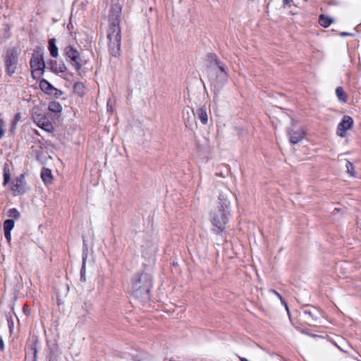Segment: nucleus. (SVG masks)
<instances>
[{
  "label": "nucleus",
  "instance_id": "20",
  "mask_svg": "<svg viewBox=\"0 0 361 361\" xmlns=\"http://www.w3.org/2000/svg\"><path fill=\"white\" fill-rule=\"evenodd\" d=\"M41 177L43 181L46 183H49L51 182L52 176L51 171L49 169H44L41 173Z\"/></svg>",
  "mask_w": 361,
  "mask_h": 361
},
{
  "label": "nucleus",
  "instance_id": "34",
  "mask_svg": "<svg viewBox=\"0 0 361 361\" xmlns=\"http://www.w3.org/2000/svg\"><path fill=\"white\" fill-rule=\"evenodd\" d=\"M341 36H348V35H350V33H348V32H341Z\"/></svg>",
  "mask_w": 361,
  "mask_h": 361
},
{
  "label": "nucleus",
  "instance_id": "18",
  "mask_svg": "<svg viewBox=\"0 0 361 361\" xmlns=\"http://www.w3.org/2000/svg\"><path fill=\"white\" fill-rule=\"evenodd\" d=\"M85 87L82 82H75L73 86V92L80 97L83 96L85 94Z\"/></svg>",
  "mask_w": 361,
  "mask_h": 361
},
{
  "label": "nucleus",
  "instance_id": "24",
  "mask_svg": "<svg viewBox=\"0 0 361 361\" xmlns=\"http://www.w3.org/2000/svg\"><path fill=\"white\" fill-rule=\"evenodd\" d=\"M61 109V106L57 102H52L49 106V109L53 112H59Z\"/></svg>",
  "mask_w": 361,
  "mask_h": 361
},
{
  "label": "nucleus",
  "instance_id": "11",
  "mask_svg": "<svg viewBox=\"0 0 361 361\" xmlns=\"http://www.w3.org/2000/svg\"><path fill=\"white\" fill-rule=\"evenodd\" d=\"M192 111L195 117L199 119L202 125L205 126L207 124L208 114L205 106H200L195 111L193 110Z\"/></svg>",
  "mask_w": 361,
  "mask_h": 361
},
{
  "label": "nucleus",
  "instance_id": "15",
  "mask_svg": "<svg viewBox=\"0 0 361 361\" xmlns=\"http://www.w3.org/2000/svg\"><path fill=\"white\" fill-rule=\"evenodd\" d=\"M35 122L37 123V125L44 130H49V128L51 127V124L49 122V120H47L46 118H36L34 117Z\"/></svg>",
  "mask_w": 361,
  "mask_h": 361
},
{
  "label": "nucleus",
  "instance_id": "36",
  "mask_svg": "<svg viewBox=\"0 0 361 361\" xmlns=\"http://www.w3.org/2000/svg\"><path fill=\"white\" fill-rule=\"evenodd\" d=\"M135 361H142V360H135Z\"/></svg>",
  "mask_w": 361,
  "mask_h": 361
},
{
  "label": "nucleus",
  "instance_id": "25",
  "mask_svg": "<svg viewBox=\"0 0 361 361\" xmlns=\"http://www.w3.org/2000/svg\"><path fill=\"white\" fill-rule=\"evenodd\" d=\"M8 216L14 218L16 219H18L20 217V212L16 209L12 208L8 211Z\"/></svg>",
  "mask_w": 361,
  "mask_h": 361
},
{
  "label": "nucleus",
  "instance_id": "2",
  "mask_svg": "<svg viewBox=\"0 0 361 361\" xmlns=\"http://www.w3.org/2000/svg\"><path fill=\"white\" fill-rule=\"evenodd\" d=\"M230 215V202L220 195L209 212V221L212 225V231L216 234H219L225 230Z\"/></svg>",
  "mask_w": 361,
  "mask_h": 361
},
{
  "label": "nucleus",
  "instance_id": "14",
  "mask_svg": "<svg viewBox=\"0 0 361 361\" xmlns=\"http://www.w3.org/2000/svg\"><path fill=\"white\" fill-rule=\"evenodd\" d=\"M39 87L40 89L46 94H51L53 90H56L51 83H49L47 80L42 79L39 82Z\"/></svg>",
  "mask_w": 361,
  "mask_h": 361
},
{
  "label": "nucleus",
  "instance_id": "12",
  "mask_svg": "<svg viewBox=\"0 0 361 361\" xmlns=\"http://www.w3.org/2000/svg\"><path fill=\"white\" fill-rule=\"evenodd\" d=\"M290 142L292 144H297L304 138V132L302 130L290 131L289 133Z\"/></svg>",
  "mask_w": 361,
  "mask_h": 361
},
{
  "label": "nucleus",
  "instance_id": "30",
  "mask_svg": "<svg viewBox=\"0 0 361 361\" xmlns=\"http://www.w3.org/2000/svg\"><path fill=\"white\" fill-rule=\"evenodd\" d=\"M4 231V235H5V238H6L7 241L8 243L11 242V231Z\"/></svg>",
  "mask_w": 361,
  "mask_h": 361
},
{
  "label": "nucleus",
  "instance_id": "16",
  "mask_svg": "<svg viewBox=\"0 0 361 361\" xmlns=\"http://www.w3.org/2000/svg\"><path fill=\"white\" fill-rule=\"evenodd\" d=\"M334 22V20L329 16H325L324 14H321L319 16V23L321 26L324 27H328Z\"/></svg>",
  "mask_w": 361,
  "mask_h": 361
},
{
  "label": "nucleus",
  "instance_id": "35",
  "mask_svg": "<svg viewBox=\"0 0 361 361\" xmlns=\"http://www.w3.org/2000/svg\"><path fill=\"white\" fill-rule=\"evenodd\" d=\"M240 361H249L248 360H247L246 358H240Z\"/></svg>",
  "mask_w": 361,
  "mask_h": 361
},
{
  "label": "nucleus",
  "instance_id": "29",
  "mask_svg": "<svg viewBox=\"0 0 361 361\" xmlns=\"http://www.w3.org/2000/svg\"><path fill=\"white\" fill-rule=\"evenodd\" d=\"M7 317V322H8V326H9V329H10V331H12L13 330V320H12V317L11 315H7L6 316Z\"/></svg>",
  "mask_w": 361,
  "mask_h": 361
},
{
  "label": "nucleus",
  "instance_id": "13",
  "mask_svg": "<svg viewBox=\"0 0 361 361\" xmlns=\"http://www.w3.org/2000/svg\"><path fill=\"white\" fill-rule=\"evenodd\" d=\"M51 70L56 73H64L66 71V66L63 63H58L56 61H50Z\"/></svg>",
  "mask_w": 361,
  "mask_h": 361
},
{
  "label": "nucleus",
  "instance_id": "9",
  "mask_svg": "<svg viewBox=\"0 0 361 361\" xmlns=\"http://www.w3.org/2000/svg\"><path fill=\"white\" fill-rule=\"evenodd\" d=\"M353 125V120L349 116H344L342 118V121L338 123L337 126L336 134L338 136L341 137H344L346 135L345 132L348 130L352 128Z\"/></svg>",
  "mask_w": 361,
  "mask_h": 361
},
{
  "label": "nucleus",
  "instance_id": "1",
  "mask_svg": "<svg viewBox=\"0 0 361 361\" xmlns=\"http://www.w3.org/2000/svg\"><path fill=\"white\" fill-rule=\"evenodd\" d=\"M122 7L119 3H113L109 16V27L106 31L109 51L111 55L116 57L121 52V31L120 27V14Z\"/></svg>",
  "mask_w": 361,
  "mask_h": 361
},
{
  "label": "nucleus",
  "instance_id": "10",
  "mask_svg": "<svg viewBox=\"0 0 361 361\" xmlns=\"http://www.w3.org/2000/svg\"><path fill=\"white\" fill-rule=\"evenodd\" d=\"M142 255L145 257H149L154 255L157 250V245L156 243L150 240L145 243V245H142Z\"/></svg>",
  "mask_w": 361,
  "mask_h": 361
},
{
  "label": "nucleus",
  "instance_id": "33",
  "mask_svg": "<svg viewBox=\"0 0 361 361\" xmlns=\"http://www.w3.org/2000/svg\"><path fill=\"white\" fill-rule=\"evenodd\" d=\"M291 1H292V0H283V6H287V5H288V4H289Z\"/></svg>",
  "mask_w": 361,
  "mask_h": 361
},
{
  "label": "nucleus",
  "instance_id": "8",
  "mask_svg": "<svg viewBox=\"0 0 361 361\" xmlns=\"http://www.w3.org/2000/svg\"><path fill=\"white\" fill-rule=\"evenodd\" d=\"M66 56L70 59L71 63L73 66L80 74L81 69V58L78 51L72 46H67L64 49Z\"/></svg>",
  "mask_w": 361,
  "mask_h": 361
},
{
  "label": "nucleus",
  "instance_id": "4",
  "mask_svg": "<svg viewBox=\"0 0 361 361\" xmlns=\"http://www.w3.org/2000/svg\"><path fill=\"white\" fill-rule=\"evenodd\" d=\"M211 67L216 73V78L212 81L214 89L219 92L228 80V74L225 66L221 63L215 54L208 56Z\"/></svg>",
  "mask_w": 361,
  "mask_h": 361
},
{
  "label": "nucleus",
  "instance_id": "21",
  "mask_svg": "<svg viewBox=\"0 0 361 361\" xmlns=\"http://www.w3.org/2000/svg\"><path fill=\"white\" fill-rule=\"evenodd\" d=\"M11 179L9 167L7 164L4 166V185H7Z\"/></svg>",
  "mask_w": 361,
  "mask_h": 361
},
{
  "label": "nucleus",
  "instance_id": "26",
  "mask_svg": "<svg viewBox=\"0 0 361 361\" xmlns=\"http://www.w3.org/2000/svg\"><path fill=\"white\" fill-rule=\"evenodd\" d=\"M346 169H347V172L352 176H355V168H354V166L353 164V163H351L350 161H348L347 163H346Z\"/></svg>",
  "mask_w": 361,
  "mask_h": 361
},
{
  "label": "nucleus",
  "instance_id": "3",
  "mask_svg": "<svg viewBox=\"0 0 361 361\" xmlns=\"http://www.w3.org/2000/svg\"><path fill=\"white\" fill-rule=\"evenodd\" d=\"M152 286V278L147 273L136 274L132 279V294L140 300L149 298V292Z\"/></svg>",
  "mask_w": 361,
  "mask_h": 361
},
{
  "label": "nucleus",
  "instance_id": "5",
  "mask_svg": "<svg viewBox=\"0 0 361 361\" xmlns=\"http://www.w3.org/2000/svg\"><path fill=\"white\" fill-rule=\"evenodd\" d=\"M30 65L32 69V78L39 79L43 75L45 68L43 54L39 51L33 53L30 61Z\"/></svg>",
  "mask_w": 361,
  "mask_h": 361
},
{
  "label": "nucleus",
  "instance_id": "6",
  "mask_svg": "<svg viewBox=\"0 0 361 361\" xmlns=\"http://www.w3.org/2000/svg\"><path fill=\"white\" fill-rule=\"evenodd\" d=\"M19 51L17 48L12 47L7 50L5 57L6 72L11 75L16 70Z\"/></svg>",
  "mask_w": 361,
  "mask_h": 361
},
{
  "label": "nucleus",
  "instance_id": "32",
  "mask_svg": "<svg viewBox=\"0 0 361 361\" xmlns=\"http://www.w3.org/2000/svg\"><path fill=\"white\" fill-rule=\"evenodd\" d=\"M0 349L1 351H3L4 350V341L1 338H0Z\"/></svg>",
  "mask_w": 361,
  "mask_h": 361
},
{
  "label": "nucleus",
  "instance_id": "7",
  "mask_svg": "<svg viewBox=\"0 0 361 361\" xmlns=\"http://www.w3.org/2000/svg\"><path fill=\"white\" fill-rule=\"evenodd\" d=\"M11 190L14 196L22 195L28 190L25 179V174L22 173L12 181Z\"/></svg>",
  "mask_w": 361,
  "mask_h": 361
},
{
  "label": "nucleus",
  "instance_id": "31",
  "mask_svg": "<svg viewBox=\"0 0 361 361\" xmlns=\"http://www.w3.org/2000/svg\"><path fill=\"white\" fill-rule=\"evenodd\" d=\"M305 315L311 317L312 318V320H316V319L313 317L312 313L310 311L305 310L304 312Z\"/></svg>",
  "mask_w": 361,
  "mask_h": 361
},
{
  "label": "nucleus",
  "instance_id": "23",
  "mask_svg": "<svg viewBox=\"0 0 361 361\" xmlns=\"http://www.w3.org/2000/svg\"><path fill=\"white\" fill-rule=\"evenodd\" d=\"M14 226V221L7 219L4 222V231H11Z\"/></svg>",
  "mask_w": 361,
  "mask_h": 361
},
{
  "label": "nucleus",
  "instance_id": "17",
  "mask_svg": "<svg viewBox=\"0 0 361 361\" xmlns=\"http://www.w3.org/2000/svg\"><path fill=\"white\" fill-rule=\"evenodd\" d=\"M49 50L50 51V54L52 57H57L59 53H58V48L56 45V40L54 38H51L49 39Z\"/></svg>",
  "mask_w": 361,
  "mask_h": 361
},
{
  "label": "nucleus",
  "instance_id": "28",
  "mask_svg": "<svg viewBox=\"0 0 361 361\" xmlns=\"http://www.w3.org/2000/svg\"><path fill=\"white\" fill-rule=\"evenodd\" d=\"M4 122L2 119H0V140L3 137L5 133V130H4Z\"/></svg>",
  "mask_w": 361,
  "mask_h": 361
},
{
  "label": "nucleus",
  "instance_id": "27",
  "mask_svg": "<svg viewBox=\"0 0 361 361\" xmlns=\"http://www.w3.org/2000/svg\"><path fill=\"white\" fill-rule=\"evenodd\" d=\"M270 291L272 292L273 293H274L276 295H277L279 297V298L280 299V300L282 302V304L284 305L286 309L287 310H288V305H287L286 302H285V300H283V298H282V296L277 291H276L274 290H271Z\"/></svg>",
  "mask_w": 361,
  "mask_h": 361
},
{
  "label": "nucleus",
  "instance_id": "19",
  "mask_svg": "<svg viewBox=\"0 0 361 361\" xmlns=\"http://www.w3.org/2000/svg\"><path fill=\"white\" fill-rule=\"evenodd\" d=\"M336 94L340 102H343V103L347 102L348 95L345 92V91L343 90L342 87H338L336 89Z\"/></svg>",
  "mask_w": 361,
  "mask_h": 361
},
{
  "label": "nucleus",
  "instance_id": "22",
  "mask_svg": "<svg viewBox=\"0 0 361 361\" xmlns=\"http://www.w3.org/2000/svg\"><path fill=\"white\" fill-rule=\"evenodd\" d=\"M37 339L36 338H32V343H31L30 346L29 347V349L33 353V355H34L35 358L36 357L37 353Z\"/></svg>",
  "mask_w": 361,
  "mask_h": 361
}]
</instances>
